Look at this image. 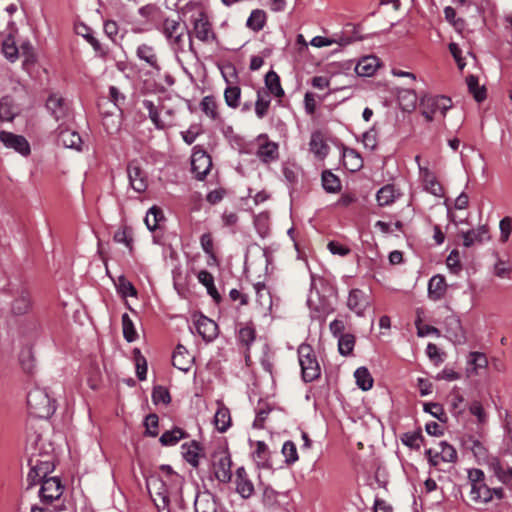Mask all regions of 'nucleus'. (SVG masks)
Listing matches in <instances>:
<instances>
[{
	"label": "nucleus",
	"instance_id": "f03ea898",
	"mask_svg": "<svg viewBox=\"0 0 512 512\" xmlns=\"http://www.w3.org/2000/svg\"><path fill=\"white\" fill-rule=\"evenodd\" d=\"M27 405L30 413L39 418H49L56 410L54 401L45 390L40 388H35L28 393Z\"/></svg>",
	"mask_w": 512,
	"mask_h": 512
},
{
	"label": "nucleus",
	"instance_id": "603ef678",
	"mask_svg": "<svg viewBox=\"0 0 512 512\" xmlns=\"http://www.w3.org/2000/svg\"><path fill=\"white\" fill-rule=\"evenodd\" d=\"M322 185L329 193L338 191L341 186L339 178L330 171H324L322 173Z\"/></svg>",
	"mask_w": 512,
	"mask_h": 512
},
{
	"label": "nucleus",
	"instance_id": "2eb2a0df",
	"mask_svg": "<svg viewBox=\"0 0 512 512\" xmlns=\"http://www.w3.org/2000/svg\"><path fill=\"white\" fill-rule=\"evenodd\" d=\"M127 174L132 189L139 193L144 192L147 189L148 182L146 173L135 161H132L128 164Z\"/></svg>",
	"mask_w": 512,
	"mask_h": 512
},
{
	"label": "nucleus",
	"instance_id": "2f4dec72",
	"mask_svg": "<svg viewBox=\"0 0 512 512\" xmlns=\"http://www.w3.org/2000/svg\"><path fill=\"white\" fill-rule=\"evenodd\" d=\"M398 101L405 111H411L415 108L417 96L411 89H400L397 93Z\"/></svg>",
	"mask_w": 512,
	"mask_h": 512
},
{
	"label": "nucleus",
	"instance_id": "8fccbe9b",
	"mask_svg": "<svg viewBox=\"0 0 512 512\" xmlns=\"http://www.w3.org/2000/svg\"><path fill=\"white\" fill-rule=\"evenodd\" d=\"M355 345V337L352 334L346 333L341 334L338 337V350L343 356H347L352 353Z\"/></svg>",
	"mask_w": 512,
	"mask_h": 512
},
{
	"label": "nucleus",
	"instance_id": "de8ad7c7",
	"mask_svg": "<svg viewBox=\"0 0 512 512\" xmlns=\"http://www.w3.org/2000/svg\"><path fill=\"white\" fill-rule=\"evenodd\" d=\"M117 292L123 297L126 298L128 296H136L137 290L133 286V284L128 281L125 276L121 275L117 278V280L114 282Z\"/></svg>",
	"mask_w": 512,
	"mask_h": 512
},
{
	"label": "nucleus",
	"instance_id": "9b49d317",
	"mask_svg": "<svg viewBox=\"0 0 512 512\" xmlns=\"http://www.w3.org/2000/svg\"><path fill=\"white\" fill-rule=\"evenodd\" d=\"M63 493V487L57 477H50L42 482L39 496L43 503H51L60 498Z\"/></svg>",
	"mask_w": 512,
	"mask_h": 512
},
{
	"label": "nucleus",
	"instance_id": "7ed1b4c3",
	"mask_svg": "<svg viewBox=\"0 0 512 512\" xmlns=\"http://www.w3.org/2000/svg\"><path fill=\"white\" fill-rule=\"evenodd\" d=\"M232 460L229 452L219 447L211 455V467L215 478L221 483H229L232 479Z\"/></svg>",
	"mask_w": 512,
	"mask_h": 512
},
{
	"label": "nucleus",
	"instance_id": "0eeeda50",
	"mask_svg": "<svg viewBox=\"0 0 512 512\" xmlns=\"http://www.w3.org/2000/svg\"><path fill=\"white\" fill-rule=\"evenodd\" d=\"M11 311L14 315H25L32 307V299L29 289L24 284L11 285Z\"/></svg>",
	"mask_w": 512,
	"mask_h": 512
},
{
	"label": "nucleus",
	"instance_id": "dca6fc26",
	"mask_svg": "<svg viewBox=\"0 0 512 512\" xmlns=\"http://www.w3.org/2000/svg\"><path fill=\"white\" fill-rule=\"evenodd\" d=\"M0 140L7 148H12L24 156L30 153L29 143L21 135H16L12 132L1 131Z\"/></svg>",
	"mask_w": 512,
	"mask_h": 512
},
{
	"label": "nucleus",
	"instance_id": "c9c22d12",
	"mask_svg": "<svg viewBox=\"0 0 512 512\" xmlns=\"http://www.w3.org/2000/svg\"><path fill=\"white\" fill-rule=\"evenodd\" d=\"M265 85L269 92L275 97L284 96V90L281 87L280 78L274 71H269L265 76Z\"/></svg>",
	"mask_w": 512,
	"mask_h": 512
},
{
	"label": "nucleus",
	"instance_id": "4d7b16f0",
	"mask_svg": "<svg viewBox=\"0 0 512 512\" xmlns=\"http://www.w3.org/2000/svg\"><path fill=\"white\" fill-rule=\"evenodd\" d=\"M265 13L261 10L252 11L251 15L247 19V26L254 30L259 31L264 27L265 24Z\"/></svg>",
	"mask_w": 512,
	"mask_h": 512
},
{
	"label": "nucleus",
	"instance_id": "c85d7f7f",
	"mask_svg": "<svg viewBox=\"0 0 512 512\" xmlns=\"http://www.w3.org/2000/svg\"><path fill=\"white\" fill-rule=\"evenodd\" d=\"M470 499L476 503H487L492 500V489L485 483L472 486L469 492Z\"/></svg>",
	"mask_w": 512,
	"mask_h": 512
},
{
	"label": "nucleus",
	"instance_id": "4c0bfd02",
	"mask_svg": "<svg viewBox=\"0 0 512 512\" xmlns=\"http://www.w3.org/2000/svg\"><path fill=\"white\" fill-rule=\"evenodd\" d=\"M397 197L396 190L393 185L383 186L376 194V200L379 206H388L392 204Z\"/></svg>",
	"mask_w": 512,
	"mask_h": 512
},
{
	"label": "nucleus",
	"instance_id": "412c9836",
	"mask_svg": "<svg viewBox=\"0 0 512 512\" xmlns=\"http://www.w3.org/2000/svg\"><path fill=\"white\" fill-rule=\"evenodd\" d=\"M463 239V245L465 247H470L475 244L483 243L486 240H489V231L486 225H482L477 229H472L467 232L461 233Z\"/></svg>",
	"mask_w": 512,
	"mask_h": 512
},
{
	"label": "nucleus",
	"instance_id": "3c124183",
	"mask_svg": "<svg viewBox=\"0 0 512 512\" xmlns=\"http://www.w3.org/2000/svg\"><path fill=\"white\" fill-rule=\"evenodd\" d=\"M122 330H123V336L128 342H134L137 337V331L135 329L134 323L129 317L127 313H124L122 315Z\"/></svg>",
	"mask_w": 512,
	"mask_h": 512
},
{
	"label": "nucleus",
	"instance_id": "13d9d810",
	"mask_svg": "<svg viewBox=\"0 0 512 512\" xmlns=\"http://www.w3.org/2000/svg\"><path fill=\"white\" fill-rule=\"evenodd\" d=\"M240 95L241 89L238 86L227 87L224 92L226 104L231 108H237L239 105Z\"/></svg>",
	"mask_w": 512,
	"mask_h": 512
},
{
	"label": "nucleus",
	"instance_id": "680f3d73",
	"mask_svg": "<svg viewBox=\"0 0 512 512\" xmlns=\"http://www.w3.org/2000/svg\"><path fill=\"white\" fill-rule=\"evenodd\" d=\"M424 411L430 413L433 417L440 421H446V414L443 407L438 403H425Z\"/></svg>",
	"mask_w": 512,
	"mask_h": 512
},
{
	"label": "nucleus",
	"instance_id": "f8f14e48",
	"mask_svg": "<svg viewBox=\"0 0 512 512\" xmlns=\"http://www.w3.org/2000/svg\"><path fill=\"white\" fill-rule=\"evenodd\" d=\"M317 281L323 282L321 278L316 279L312 276L311 279V291L307 299V305L311 311L318 313L320 315H326L332 311L330 306L326 303L325 300L321 299L319 296V291L316 288Z\"/></svg>",
	"mask_w": 512,
	"mask_h": 512
},
{
	"label": "nucleus",
	"instance_id": "b1692460",
	"mask_svg": "<svg viewBox=\"0 0 512 512\" xmlns=\"http://www.w3.org/2000/svg\"><path fill=\"white\" fill-rule=\"evenodd\" d=\"M136 55L140 60L145 61L151 68L156 71H160L161 67L158 62V57L152 46L148 44L139 45L136 50Z\"/></svg>",
	"mask_w": 512,
	"mask_h": 512
},
{
	"label": "nucleus",
	"instance_id": "37998d69",
	"mask_svg": "<svg viewBox=\"0 0 512 512\" xmlns=\"http://www.w3.org/2000/svg\"><path fill=\"white\" fill-rule=\"evenodd\" d=\"M186 437V433L180 428H174L169 431H165L159 441L163 446L176 445L181 439Z\"/></svg>",
	"mask_w": 512,
	"mask_h": 512
},
{
	"label": "nucleus",
	"instance_id": "c03bdc74",
	"mask_svg": "<svg viewBox=\"0 0 512 512\" xmlns=\"http://www.w3.org/2000/svg\"><path fill=\"white\" fill-rule=\"evenodd\" d=\"M440 459L444 462H455L457 460V452L453 446L446 441H441L436 447Z\"/></svg>",
	"mask_w": 512,
	"mask_h": 512
},
{
	"label": "nucleus",
	"instance_id": "bf43d9fd",
	"mask_svg": "<svg viewBox=\"0 0 512 512\" xmlns=\"http://www.w3.org/2000/svg\"><path fill=\"white\" fill-rule=\"evenodd\" d=\"M468 364L477 372L478 369L485 368L488 365V359L484 353L470 352L468 356Z\"/></svg>",
	"mask_w": 512,
	"mask_h": 512
},
{
	"label": "nucleus",
	"instance_id": "a18cd8bd",
	"mask_svg": "<svg viewBox=\"0 0 512 512\" xmlns=\"http://www.w3.org/2000/svg\"><path fill=\"white\" fill-rule=\"evenodd\" d=\"M19 53L24 58L22 65L25 70H29L31 66H33L36 62V56L34 53V48L30 42H23L20 46Z\"/></svg>",
	"mask_w": 512,
	"mask_h": 512
},
{
	"label": "nucleus",
	"instance_id": "7c9ffc66",
	"mask_svg": "<svg viewBox=\"0 0 512 512\" xmlns=\"http://www.w3.org/2000/svg\"><path fill=\"white\" fill-rule=\"evenodd\" d=\"M450 339L455 344H464L466 342L465 333L462 329L461 322L459 319L451 318L448 321V330Z\"/></svg>",
	"mask_w": 512,
	"mask_h": 512
},
{
	"label": "nucleus",
	"instance_id": "1a4fd4ad",
	"mask_svg": "<svg viewBox=\"0 0 512 512\" xmlns=\"http://www.w3.org/2000/svg\"><path fill=\"white\" fill-rule=\"evenodd\" d=\"M211 167V157L201 147L195 146L191 157V169L196 179L203 180Z\"/></svg>",
	"mask_w": 512,
	"mask_h": 512
},
{
	"label": "nucleus",
	"instance_id": "c756f323",
	"mask_svg": "<svg viewBox=\"0 0 512 512\" xmlns=\"http://www.w3.org/2000/svg\"><path fill=\"white\" fill-rule=\"evenodd\" d=\"M488 465L501 482L508 483L512 481V467L503 468L497 458L489 459Z\"/></svg>",
	"mask_w": 512,
	"mask_h": 512
},
{
	"label": "nucleus",
	"instance_id": "0e129e2a",
	"mask_svg": "<svg viewBox=\"0 0 512 512\" xmlns=\"http://www.w3.org/2000/svg\"><path fill=\"white\" fill-rule=\"evenodd\" d=\"M158 416L156 414H149L145 418L144 425L146 427V434L155 437L158 434L157 428H158Z\"/></svg>",
	"mask_w": 512,
	"mask_h": 512
},
{
	"label": "nucleus",
	"instance_id": "ddd939ff",
	"mask_svg": "<svg viewBox=\"0 0 512 512\" xmlns=\"http://www.w3.org/2000/svg\"><path fill=\"white\" fill-rule=\"evenodd\" d=\"M234 484L236 492L243 499L250 498L255 492L254 484L243 466L236 469Z\"/></svg>",
	"mask_w": 512,
	"mask_h": 512
},
{
	"label": "nucleus",
	"instance_id": "864d4df0",
	"mask_svg": "<svg viewBox=\"0 0 512 512\" xmlns=\"http://www.w3.org/2000/svg\"><path fill=\"white\" fill-rule=\"evenodd\" d=\"M270 98L268 92H257V100L255 103V112L258 118H263L268 111Z\"/></svg>",
	"mask_w": 512,
	"mask_h": 512
},
{
	"label": "nucleus",
	"instance_id": "e2e57ef3",
	"mask_svg": "<svg viewBox=\"0 0 512 512\" xmlns=\"http://www.w3.org/2000/svg\"><path fill=\"white\" fill-rule=\"evenodd\" d=\"M152 399L155 404H168L171 400L168 390L162 386H157L153 389Z\"/></svg>",
	"mask_w": 512,
	"mask_h": 512
},
{
	"label": "nucleus",
	"instance_id": "39448f33",
	"mask_svg": "<svg viewBox=\"0 0 512 512\" xmlns=\"http://www.w3.org/2000/svg\"><path fill=\"white\" fill-rule=\"evenodd\" d=\"M29 465L30 471L27 476L28 488L48 479V474L54 469L53 462L49 456H45L44 459H41L38 455L33 454L29 458Z\"/></svg>",
	"mask_w": 512,
	"mask_h": 512
},
{
	"label": "nucleus",
	"instance_id": "5701e85b",
	"mask_svg": "<svg viewBox=\"0 0 512 512\" xmlns=\"http://www.w3.org/2000/svg\"><path fill=\"white\" fill-rule=\"evenodd\" d=\"M447 285L442 275L433 276L428 283V297L433 301L442 299L446 293Z\"/></svg>",
	"mask_w": 512,
	"mask_h": 512
},
{
	"label": "nucleus",
	"instance_id": "a211bd4d",
	"mask_svg": "<svg viewBox=\"0 0 512 512\" xmlns=\"http://www.w3.org/2000/svg\"><path fill=\"white\" fill-rule=\"evenodd\" d=\"M415 161L418 164L420 176L422 178L424 189L435 196H442L443 189L437 181L435 175L426 167L420 165V156L415 157Z\"/></svg>",
	"mask_w": 512,
	"mask_h": 512
},
{
	"label": "nucleus",
	"instance_id": "6e6d98bb",
	"mask_svg": "<svg viewBox=\"0 0 512 512\" xmlns=\"http://www.w3.org/2000/svg\"><path fill=\"white\" fill-rule=\"evenodd\" d=\"M16 115L14 111L12 99L10 97H3L0 100V120L12 121Z\"/></svg>",
	"mask_w": 512,
	"mask_h": 512
},
{
	"label": "nucleus",
	"instance_id": "473e14b6",
	"mask_svg": "<svg viewBox=\"0 0 512 512\" xmlns=\"http://www.w3.org/2000/svg\"><path fill=\"white\" fill-rule=\"evenodd\" d=\"M214 423L219 432H225L231 424L229 409L223 405L219 406L214 416Z\"/></svg>",
	"mask_w": 512,
	"mask_h": 512
},
{
	"label": "nucleus",
	"instance_id": "5fc2aeb1",
	"mask_svg": "<svg viewBox=\"0 0 512 512\" xmlns=\"http://www.w3.org/2000/svg\"><path fill=\"white\" fill-rule=\"evenodd\" d=\"M19 362L24 372L32 373L35 368V359L30 348H25L20 352Z\"/></svg>",
	"mask_w": 512,
	"mask_h": 512
},
{
	"label": "nucleus",
	"instance_id": "bb28decb",
	"mask_svg": "<svg viewBox=\"0 0 512 512\" xmlns=\"http://www.w3.org/2000/svg\"><path fill=\"white\" fill-rule=\"evenodd\" d=\"M256 292V303L263 313L270 311L272 307V297L266 286L260 282L254 285Z\"/></svg>",
	"mask_w": 512,
	"mask_h": 512
},
{
	"label": "nucleus",
	"instance_id": "e433bc0d",
	"mask_svg": "<svg viewBox=\"0 0 512 512\" xmlns=\"http://www.w3.org/2000/svg\"><path fill=\"white\" fill-rule=\"evenodd\" d=\"M199 451V445L195 441H192L190 444L182 445L183 457L193 467H197L199 464Z\"/></svg>",
	"mask_w": 512,
	"mask_h": 512
},
{
	"label": "nucleus",
	"instance_id": "f704fd0d",
	"mask_svg": "<svg viewBox=\"0 0 512 512\" xmlns=\"http://www.w3.org/2000/svg\"><path fill=\"white\" fill-rule=\"evenodd\" d=\"M357 386L363 391L370 390L373 386V378L366 367H359L354 372Z\"/></svg>",
	"mask_w": 512,
	"mask_h": 512
},
{
	"label": "nucleus",
	"instance_id": "58836bf2",
	"mask_svg": "<svg viewBox=\"0 0 512 512\" xmlns=\"http://www.w3.org/2000/svg\"><path fill=\"white\" fill-rule=\"evenodd\" d=\"M113 239L117 243L124 244L130 252L133 250V230L131 227L122 226L120 227L113 236Z\"/></svg>",
	"mask_w": 512,
	"mask_h": 512
},
{
	"label": "nucleus",
	"instance_id": "338daca9",
	"mask_svg": "<svg viewBox=\"0 0 512 512\" xmlns=\"http://www.w3.org/2000/svg\"><path fill=\"white\" fill-rule=\"evenodd\" d=\"M468 480L470 488L484 484V473L480 469H471L468 471Z\"/></svg>",
	"mask_w": 512,
	"mask_h": 512
},
{
	"label": "nucleus",
	"instance_id": "f3484780",
	"mask_svg": "<svg viewBox=\"0 0 512 512\" xmlns=\"http://www.w3.org/2000/svg\"><path fill=\"white\" fill-rule=\"evenodd\" d=\"M46 107L51 112L56 121H63L68 116V102L58 94H53L47 99Z\"/></svg>",
	"mask_w": 512,
	"mask_h": 512
},
{
	"label": "nucleus",
	"instance_id": "a19ab883",
	"mask_svg": "<svg viewBox=\"0 0 512 512\" xmlns=\"http://www.w3.org/2000/svg\"><path fill=\"white\" fill-rule=\"evenodd\" d=\"M2 52L10 62H15L18 59L19 48L16 46L15 39L12 35L7 36L2 42Z\"/></svg>",
	"mask_w": 512,
	"mask_h": 512
},
{
	"label": "nucleus",
	"instance_id": "9d476101",
	"mask_svg": "<svg viewBox=\"0 0 512 512\" xmlns=\"http://www.w3.org/2000/svg\"><path fill=\"white\" fill-rule=\"evenodd\" d=\"M258 149L256 156L265 164L276 161L279 158L278 144L268 139L267 135L262 134L257 139Z\"/></svg>",
	"mask_w": 512,
	"mask_h": 512
},
{
	"label": "nucleus",
	"instance_id": "69168bd1",
	"mask_svg": "<svg viewBox=\"0 0 512 512\" xmlns=\"http://www.w3.org/2000/svg\"><path fill=\"white\" fill-rule=\"evenodd\" d=\"M200 244L203 251L210 257L215 258L213 239L210 233H204L200 238Z\"/></svg>",
	"mask_w": 512,
	"mask_h": 512
},
{
	"label": "nucleus",
	"instance_id": "ea45409f",
	"mask_svg": "<svg viewBox=\"0 0 512 512\" xmlns=\"http://www.w3.org/2000/svg\"><path fill=\"white\" fill-rule=\"evenodd\" d=\"M201 111L210 119L218 120V105L213 96H205L200 102Z\"/></svg>",
	"mask_w": 512,
	"mask_h": 512
},
{
	"label": "nucleus",
	"instance_id": "423d86ee",
	"mask_svg": "<svg viewBox=\"0 0 512 512\" xmlns=\"http://www.w3.org/2000/svg\"><path fill=\"white\" fill-rule=\"evenodd\" d=\"M422 115L427 121H432L434 115L440 112L444 116L451 108V100L444 96H424L420 101Z\"/></svg>",
	"mask_w": 512,
	"mask_h": 512
},
{
	"label": "nucleus",
	"instance_id": "f257e3e1",
	"mask_svg": "<svg viewBox=\"0 0 512 512\" xmlns=\"http://www.w3.org/2000/svg\"><path fill=\"white\" fill-rule=\"evenodd\" d=\"M161 31L176 54L186 52L187 49L193 51V44L188 33L187 25L179 18L164 19Z\"/></svg>",
	"mask_w": 512,
	"mask_h": 512
},
{
	"label": "nucleus",
	"instance_id": "20e7f679",
	"mask_svg": "<svg viewBox=\"0 0 512 512\" xmlns=\"http://www.w3.org/2000/svg\"><path fill=\"white\" fill-rule=\"evenodd\" d=\"M298 356L303 380L311 382L317 379L320 376V366L312 347L308 344H301L298 348Z\"/></svg>",
	"mask_w": 512,
	"mask_h": 512
},
{
	"label": "nucleus",
	"instance_id": "aec40b11",
	"mask_svg": "<svg viewBox=\"0 0 512 512\" xmlns=\"http://www.w3.org/2000/svg\"><path fill=\"white\" fill-rule=\"evenodd\" d=\"M195 326L198 334L205 341H212L218 335L217 324L213 320L205 316H201L199 319H197V321L195 322Z\"/></svg>",
	"mask_w": 512,
	"mask_h": 512
},
{
	"label": "nucleus",
	"instance_id": "393cba45",
	"mask_svg": "<svg viewBox=\"0 0 512 512\" xmlns=\"http://www.w3.org/2000/svg\"><path fill=\"white\" fill-rule=\"evenodd\" d=\"M309 147L315 157L320 160L324 159L329 151V146L324 141L323 135L320 132H315L311 135Z\"/></svg>",
	"mask_w": 512,
	"mask_h": 512
},
{
	"label": "nucleus",
	"instance_id": "774afa93",
	"mask_svg": "<svg viewBox=\"0 0 512 512\" xmlns=\"http://www.w3.org/2000/svg\"><path fill=\"white\" fill-rule=\"evenodd\" d=\"M255 339V330L251 327L241 328L239 331V340L245 345H250Z\"/></svg>",
	"mask_w": 512,
	"mask_h": 512
},
{
	"label": "nucleus",
	"instance_id": "4468645a",
	"mask_svg": "<svg viewBox=\"0 0 512 512\" xmlns=\"http://www.w3.org/2000/svg\"><path fill=\"white\" fill-rule=\"evenodd\" d=\"M370 305L369 296L360 289H352L347 299L348 308L357 316H363Z\"/></svg>",
	"mask_w": 512,
	"mask_h": 512
},
{
	"label": "nucleus",
	"instance_id": "6ab92c4d",
	"mask_svg": "<svg viewBox=\"0 0 512 512\" xmlns=\"http://www.w3.org/2000/svg\"><path fill=\"white\" fill-rule=\"evenodd\" d=\"M194 34L198 40L205 43L212 42L215 39L211 24L203 13H200L199 18L194 21Z\"/></svg>",
	"mask_w": 512,
	"mask_h": 512
},
{
	"label": "nucleus",
	"instance_id": "a878e982",
	"mask_svg": "<svg viewBox=\"0 0 512 512\" xmlns=\"http://www.w3.org/2000/svg\"><path fill=\"white\" fill-rule=\"evenodd\" d=\"M194 507L196 512H217V503L212 494L199 493L196 496Z\"/></svg>",
	"mask_w": 512,
	"mask_h": 512
},
{
	"label": "nucleus",
	"instance_id": "79ce46f5",
	"mask_svg": "<svg viewBox=\"0 0 512 512\" xmlns=\"http://www.w3.org/2000/svg\"><path fill=\"white\" fill-rule=\"evenodd\" d=\"M466 83H467L469 92L473 95L474 99L477 102H481L486 98V90L484 87H481L479 85L477 76L469 75L466 78Z\"/></svg>",
	"mask_w": 512,
	"mask_h": 512
},
{
	"label": "nucleus",
	"instance_id": "49530a36",
	"mask_svg": "<svg viewBox=\"0 0 512 512\" xmlns=\"http://www.w3.org/2000/svg\"><path fill=\"white\" fill-rule=\"evenodd\" d=\"M164 219L163 212L160 208L153 206L151 207L145 217V224L150 231H154L158 228L160 221Z\"/></svg>",
	"mask_w": 512,
	"mask_h": 512
},
{
	"label": "nucleus",
	"instance_id": "72a5a7b5",
	"mask_svg": "<svg viewBox=\"0 0 512 512\" xmlns=\"http://www.w3.org/2000/svg\"><path fill=\"white\" fill-rule=\"evenodd\" d=\"M343 162L350 171H358L363 166L362 158L354 149H344Z\"/></svg>",
	"mask_w": 512,
	"mask_h": 512
},
{
	"label": "nucleus",
	"instance_id": "cd10ccee",
	"mask_svg": "<svg viewBox=\"0 0 512 512\" xmlns=\"http://www.w3.org/2000/svg\"><path fill=\"white\" fill-rule=\"evenodd\" d=\"M378 59L374 56L362 58L356 65L355 71L359 76L368 77L373 75L378 68Z\"/></svg>",
	"mask_w": 512,
	"mask_h": 512
},
{
	"label": "nucleus",
	"instance_id": "052dcab7",
	"mask_svg": "<svg viewBox=\"0 0 512 512\" xmlns=\"http://www.w3.org/2000/svg\"><path fill=\"white\" fill-rule=\"evenodd\" d=\"M282 454L285 457V462L289 465L298 460L297 448L294 442L286 441L282 447Z\"/></svg>",
	"mask_w": 512,
	"mask_h": 512
},
{
	"label": "nucleus",
	"instance_id": "6e6552de",
	"mask_svg": "<svg viewBox=\"0 0 512 512\" xmlns=\"http://www.w3.org/2000/svg\"><path fill=\"white\" fill-rule=\"evenodd\" d=\"M143 106L157 128L163 129L173 124L174 110L172 108L166 107L164 104L158 107L150 100H144Z\"/></svg>",
	"mask_w": 512,
	"mask_h": 512
},
{
	"label": "nucleus",
	"instance_id": "09e8293b",
	"mask_svg": "<svg viewBox=\"0 0 512 512\" xmlns=\"http://www.w3.org/2000/svg\"><path fill=\"white\" fill-rule=\"evenodd\" d=\"M59 140L65 147L79 149L81 144L80 135L74 131L64 130L60 132Z\"/></svg>",
	"mask_w": 512,
	"mask_h": 512
},
{
	"label": "nucleus",
	"instance_id": "4be33fe9",
	"mask_svg": "<svg viewBox=\"0 0 512 512\" xmlns=\"http://www.w3.org/2000/svg\"><path fill=\"white\" fill-rule=\"evenodd\" d=\"M172 363L175 368L187 372L193 364V356L184 346L179 344L173 353Z\"/></svg>",
	"mask_w": 512,
	"mask_h": 512
}]
</instances>
